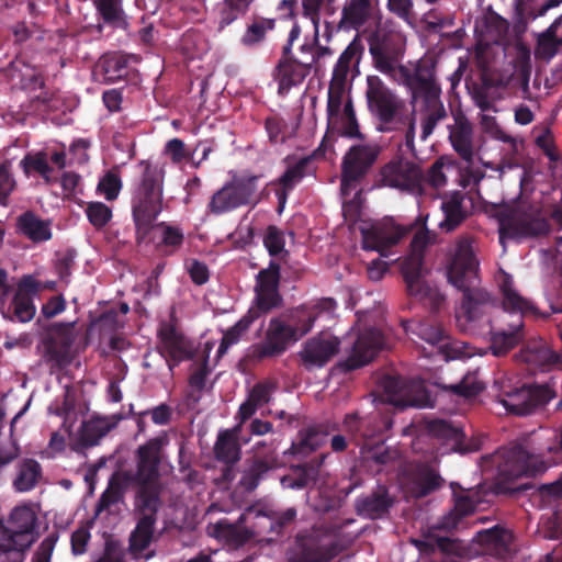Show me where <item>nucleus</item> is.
Returning <instances> with one entry per match:
<instances>
[{
  "instance_id": "obj_1",
  "label": "nucleus",
  "mask_w": 562,
  "mask_h": 562,
  "mask_svg": "<svg viewBox=\"0 0 562 562\" xmlns=\"http://www.w3.org/2000/svg\"><path fill=\"white\" fill-rule=\"evenodd\" d=\"M419 225L411 241L409 252L401 261V273L406 284L407 294L417 301H429L437 308L443 296L424 279V255L428 245L432 244L436 234L426 227V217L419 216L414 224L402 226L392 218H383L369 228L361 229L362 248L378 251L386 256V251Z\"/></svg>"
},
{
  "instance_id": "obj_2",
  "label": "nucleus",
  "mask_w": 562,
  "mask_h": 562,
  "mask_svg": "<svg viewBox=\"0 0 562 562\" xmlns=\"http://www.w3.org/2000/svg\"><path fill=\"white\" fill-rule=\"evenodd\" d=\"M479 261L469 240H460L448 267V280L462 291V302L457 314V322L464 331L472 329V324L482 319L495 306L492 295L477 288Z\"/></svg>"
},
{
  "instance_id": "obj_3",
  "label": "nucleus",
  "mask_w": 562,
  "mask_h": 562,
  "mask_svg": "<svg viewBox=\"0 0 562 562\" xmlns=\"http://www.w3.org/2000/svg\"><path fill=\"white\" fill-rule=\"evenodd\" d=\"M366 98L370 113L379 121L378 130L389 133L398 131L402 125H405V146L414 153L416 133L414 112L411 114L405 113V102L379 76L367 77Z\"/></svg>"
},
{
  "instance_id": "obj_4",
  "label": "nucleus",
  "mask_w": 562,
  "mask_h": 562,
  "mask_svg": "<svg viewBox=\"0 0 562 562\" xmlns=\"http://www.w3.org/2000/svg\"><path fill=\"white\" fill-rule=\"evenodd\" d=\"M138 166L142 173L132 189L131 210L135 233L144 238L164 210L165 171L146 160Z\"/></svg>"
},
{
  "instance_id": "obj_5",
  "label": "nucleus",
  "mask_w": 562,
  "mask_h": 562,
  "mask_svg": "<svg viewBox=\"0 0 562 562\" xmlns=\"http://www.w3.org/2000/svg\"><path fill=\"white\" fill-rule=\"evenodd\" d=\"M167 442L168 439L165 436L147 440L135 452L136 471H122L123 477L136 486L135 497L144 498L150 495L153 498H160V464L162 449Z\"/></svg>"
},
{
  "instance_id": "obj_6",
  "label": "nucleus",
  "mask_w": 562,
  "mask_h": 562,
  "mask_svg": "<svg viewBox=\"0 0 562 562\" xmlns=\"http://www.w3.org/2000/svg\"><path fill=\"white\" fill-rule=\"evenodd\" d=\"M550 223L540 206L521 201L501 220L499 240L538 238L549 234Z\"/></svg>"
},
{
  "instance_id": "obj_7",
  "label": "nucleus",
  "mask_w": 562,
  "mask_h": 562,
  "mask_svg": "<svg viewBox=\"0 0 562 562\" xmlns=\"http://www.w3.org/2000/svg\"><path fill=\"white\" fill-rule=\"evenodd\" d=\"M482 460L496 467L498 477L503 482H510L521 476H537L547 470L542 460L530 454L519 443L501 448L493 454L482 457Z\"/></svg>"
},
{
  "instance_id": "obj_8",
  "label": "nucleus",
  "mask_w": 562,
  "mask_h": 562,
  "mask_svg": "<svg viewBox=\"0 0 562 562\" xmlns=\"http://www.w3.org/2000/svg\"><path fill=\"white\" fill-rule=\"evenodd\" d=\"M301 35V27L295 22L289 32L288 41L282 47L281 57L273 69V78L278 82V93L284 95L299 85L313 71L311 64L297 59L292 52L294 42Z\"/></svg>"
},
{
  "instance_id": "obj_9",
  "label": "nucleus",
  "mask_w": 562,
  "mask_h": 562,
  "mask_svg": "<svg viewBox=\"0 0 562 562\" xmlns=\"http://www.w3.org/2000/svg\"><path fill=\"white\" fill-rule=\"evenodd\" d=\"M381 154L380 145L375 143L352 145L341 161V191L348 194L370 172Z\"/></svg>"
},
{
  "instance_id": "obj_10",
  "label": "nucleus",
  "mask_w": 562,
  "mask_h": 562,
  "mask_svg": "<svg viewBox=\"0 0 562 562\" xmlns=\"http://www.w3.org/2000/svg\"><path fill=\"white\" fill-rule=\"evenodd\" d=\"M259 177L240 178L224 184L215 191L206 205L210 214L220 216L237 210L240 206L256 204L257 181Z\"/></svg>"
},
{
  "instance_id": "obj_11",
  "label": "nucleus",
  "mask_w": 562,
  "mask_h": 562,
  "mask_svg": "<svg viewBox=\"0 0 562 562\" xmlns=\"http://www.w3.org/2000/svg\"><path fill=\"white\" fill-rule=\"evenodd\" d=\"M340 552L336 537L321 529L299 533L288 562H328Z\"/></svg>"
},
{
  "instance_id": "obj_12",
  "label": "nucleus",
  "mask_w": 562,
  "mask_h": 562,
  "mask_svg": "<svg viewBox=\"0 0 562 562\" xmlns=\"http://www.w3.org/2000/svg\"><path fill=\"white\" fill-rule=\"evenodd\" d=\"M555 392L549 384H524L520 387L503 390L498 402L505 409L516 416H527L544 407Z\"/></svg>"
},
{
  "instance_id": "obj_13",
  "label": "nucleus",
  "mask_w": 562,
  "mask_h": 562,
  "mask_svg": "<svg viewBox=\"0 0 562 562\" xmlns=\"http://www.w3.org/2000/svg\"><path fill=\"white\" fill-rule=\"evenodd\" d=\"M75 339L74 323H56L49 327L42 344L43 360L50 372L63 370L71 364L74 360L71 348Z\"/></svg>"
},
{
  "instance_id": "obj_14",
  "label": "nucleus",
  "mask_w": 562,
  "mask_h": 562,
  "mask_svg": "<svg viewBox=\"0 0 562 562\" xmlns=\"http://www.w3.org/2000/svg\"><path fill=\"white\" fill-rule=\"evenodd\" d=\"M280 281L281 266L279 262L270 260L268 267L261 269L256 276L255 299L250 308L262 316L282 307L283 297L279 291Z\"/></svg>"
},
{
  "instance_id": "obj_15",
  "label": "nucleus",
  "mask_w": 562,
  "mask_h": 562,
  "mask_svg": "<svg viewBox=\"0 0 562 562\" xmlns=\"http://www.w3.org/2000/svg\"><path fill=\"white\" fill-rule=\"evenodd\" d=\"M381 182L385 187L424 194L425 173L415 162L402 158L392 159L380 169Z\"/></svg>"
},
{
  "instance_id": "obj_16",
  "label": "nucleus",
  "mask_w": 562,
  "mask_h": 562,
  "mask_svg": "<svg viewBox=\"0 0 562 562\" xmlns=\"http://www.w3.org/2000/svg\"><path fill=\"white\" fill-rule=\"evenodd\" d=\"M398 70L414 99H423L424 106L443 105L440 99L441 88L436 80L435 65L418 63L414 71L405 66H400Z\"/></svg>"
},
{
  "instance_id": "obj_17",
  "label": "nucleus",
  "mask_w": 562,
  "mask_h": 562,
  "mask_svg": "<svg viewBox=\"0 0 562 562\" xmlns=\"http://www.w3.org/2000/svg\"><path fill=\"white\" fill-rule=\"evenodd\" d=\"M0 533L15 540L19 546L31 548L40 538L38 517L31 505H19L0 521Z\"/></svg>"
},
{
  "instance_id": "obj_18",
  "label": "nucleus",
  "mask_w": 562,
  "mask_h": 562,
  "mask_svg": "<svg viewBox=\"0 0 562 562\" xmlns=\"http://www.w3.org/2000/svg\"><path fill=\"white\" fill-rule=\"evenodd\" d=\"M368 44L374 67L382 74H393L403 56L398 36L378 30L369 35Z\"/></svg>"
},
{
  "instance_id": "obj_19",
  "label": "nucleus",
  "mask_w": 562,
  "mask_h": 562,
  "mask_svg": "<svg viewBox=\"0 0 562 562\" xmlns=\"http://www.w3.org/2000/svg\"><path fill=\"white\" fill-rule=\"evenodd\" d=\"M43 289L42 282L32 274H24L16 283L12 300L8 305V314L2 317L10 322L29 323L36 314L34 296Z\"/></svg>"
},
{
  "instance_id": "obj_20",
  "label": "nucleus",
  "mask_w": 562,
  "mask_h": 562,
  "mask_svg": "<svg viewBox=\"0 0 562 562\" xmlns=\"http://www.w3.org/2000/svg\"><path fill=\"white\" fill-rule=\"evenodd\" d=\"M297 342L288 321L281 315L270 318L262 341L254 346V356L258 360L276 358L283 355Z\"/></svg>"
},
{
  "instance_id": "obj_21",
  "label": "nucleus",
  "mask_w": 562,
  "mask_h": 562,
  "mask_svg": "<svg viewBox=\"0 0 562 562\" xmlns=\"http://www.w3.org/2000/svg\"><path fill=\"white\" fill-rule=\"evenodd\" d=\"M160 506V498H153L150 495L144 498L135 497V510L138 513L139 518L130 536V548L132 551L143 552L149 547Z\"/></svg>"
},
{
  "instance_id": "obj_22",
  "label": "nucleus",
  "mask_w": 562,
  "mask_h": 562,
  "mask_svg": "<svg viewBox=\"0 0 562 562\" xmlns=\"http://www.w3.org/2000/svg\"><path fill=\"white\" fill-rule=\"evenodd\" d=\"M158 338L160 340L158 351L166 359L170 371H173L180 362L193 359L195 349L192 341L173 324H162Z\"/></svg>"
},
{
  "instance_id": "obj_23",
  "label": "nucleus",
  "mask_w": 562,
  "mask_h": 562,
  "mask_svg": "<svg viewBox=\"0 0 562 562\" xmlns=\"http://www.w3.org/2000/svg\"><path fill=\"white\" fill-rule=\"evenodd\" d=\"M137 245H153L157 254L170 257L176 255L184 244V233L181 227L167 222H153L150 229L140 237L135 233Z\"/></svg>"
},
{
  "instance_id": "obj_24",
  "label": "nucleus",
  "mask_w": 562,
  "mask_h": 562,
  "mask_svg": "<svg viewBox=\"0 0 562 562\" xmlns=\"http://www.w3.org/2000/svg\"><path fill=\"white\" fill-rule=\"evenodd\" d=\"M385 347V337L380 329L366 328L359 333L349 356L339 366L345 371L359 369L371 362Z\"/></svg>"
},
{
  "instance_id": "obj_25",
  "label": "nucleus",
  "mask_w": 562,
  "mask_h": 562,
  "mask_svg": "<svg viewBox=\"0 0 562 562\" xmlns=\"http://www.w3.org/2000/svg\"><path fill=\"white\" fill-rule=\"evenodd\" d=\"M286 168L284 172L271 182L276 187L274 194L278 199V211L282 212L289 194L303 181L304 178L312 175L314 169L313 157L305 156L291 161L290 157L285 158Z\"/></svg>"
},
{
  "instance_id": "obj_26",
  "label": "nucleus",
  "mask_w": 562,
  "mask_h": 562,
  "mask_svg": "<svg viewBox=\"0 0 562 562\" xmlns=\"http://www.w3.org/2000/svg\"><path fill=\"white\" fill-rule=\"evenodd\" d=\"M339 346L337 337L317 335L303 344L299 357L306 370L323 368L338 353Z\"/></svg>"
},
{
  "instance_id": "obj_27",
  "label": "nucleus",
  "mask_w": 562,
  "mask_h": 562,
  "mask_svg": "<svg viewBox=\"0 0 562 562\" xmlns=\"http://www.w3.org/2000/svg\"><path fill=\"white\" fill-rule=\"evenodd\" d=\"M445 484L439 471L427 462L415 464L407 474V493L415 499L424 498L437 491Z\"/></svg>"
},
{
  "instance_id": "obj_28",
  "label": "nucleus",
  "mask_w": 562,
  "mask_h": 562,
  "mask_svg": "<svg viewBox=\"0 0 562 562\" xmlns=\"http://www.w3.org/2000/svg\"><path fill=\"white\" fill-rule=\"evenodd\" d=\"M426 430L429 435L451 446V450L459 453L477 451L481 448L479 439L467 440L461 427L445 419H431L426 423Z\"/></svg>"
},
{
  "instance_id": "obj_29",
  "label": "nucleus",
  "mask_w": 562,
  "mask_h": 562,
  "mask_svg": "<svg viewBox=\"0 0 562 562\" xmlns=\"http://www.w3.org/2000/svg\"><path fill=\"white\" fill-rule=\"evenodd\" d=\"M453 124L448 125L449 142L458 156L468 165H472L475 156L473 125L461 111L453 113Z\"/></svg>"
},
{
  "instance_id": "obj_30",
  "label": "nucleus",
  "mask_w": 562,
  "mask_h": 562,
  "mask_svg": "<svg viewBox=\"0 0 562 562\" xmlns=\"http://www.w3.org/2000/svg\"><path fill=\"white\" fill-rule=\"evenodd\" d=\"M335 305L334 299H323L315 305H302L289 313L281 314V316L288 321V326L292 328L294 337L299 341L312 330L321 312L331 311Z\"/></svg>"
},
{
  "instance_id": "obj_31",
  "label": "nucleus",
  "mask_w": 562,
  "mask_h": 562,
  "mask_svg": "<svg viewBox=\"0 0 562 562\" xmlns=\"http://www.w3.org/2000/svg\"><path fill=\"white\" fill-rule=\"evenodd\" d=\"M342 430L355 445L366 450L369 442L381 432V426L376 416L360 417L358 413H349L344 417Z\"/></svg>"
},
{
  "instance_id": "obj_32",
  "label": "nucleus",
  "mask_w": 562,
  "mask_h": 562,
  "mask_svg": "<svg viewBox=\"0 0 562 562\" xmlns=\"http://www.w3.org/2000/svg\"><path fill=\"white\" fill-rule=\"evenodd\" d=\"M406 334L415 335L432 347H438L442 355H448L450 336L447 330L435 321L427 318L419 322L407 321L403 323Z\"/></svg>"
},
{
  "instance_id": "obj_33",
  "label": "nucleus",
  "mask_w": 562,
  "mask_h": 562,
  "mask_svg": "<svg viewBox=\"0 0 562 562\" xmlns=\"http://www.w3.org/2000/svg\"><path fill=\"white\" fill-rule=\"evenodd\" d=\"M490 350L493 356L502 357L516 348L524 339V321L521 317L508 324V328L490 327Z\"/></svg>"
},
{
  "instance_id": "obj_34",
  "label": "nucleus",
  "mask_w": 562,
  "mask_h": 562,
  "mask_svg": "<svg viewBox=\"0 0 562 562\" xmlns=\"http://www.w3.org/2000/svg\"><path fill=\"white\" fill-rule=\"evenodd\" d=\"M453 497V508L438 521L437 529L447 531L456 529L464 517L475 512L480 503L479 494L472 490L460 494L454 493Z\"/></svg>"
},
{
  "instance_id": "obj_35",
  "label": "nucleus",
  "mask_w": 562,
  "mask_h": 562,
  "mask_svg": "<svg viewBox=\"0 0 562 562\" xmlns=\"http://www.w3.org/2000/svg\"><path fill=\"white\" fill-rule=\"evenodd\" d=\"M522 360L542 371H549L562 362L561 356L543 339L529 340L521 349Z\"/></svg>"
},
{
  "instance_id": "obj_36",
  "label": "nucleus",
  "mask_w": 562,
  "mask_h": 562,
  "mask_svg": "<svg viewBox=\"0 0 562 562\" xmlns=\"http://www.w3.org/2000/svg\"><path fill=\"white\" fill-rule=\"evenodd\" d=\"M393 504L394 499L390 496L387 488L380 486L368 495L357 497L355 509L359 516L375 520L386 515Z\"/></svg>"
},
{
  "instance_id": "obj_37",
  "label": "nucleus",
  "mask_w": 562,
  "mask_h": 562,
  "mask_svg": "<svg viewBox=\"0 0 562 562\" xmlns=\"http://www.w3.org/2000/svg\"><path fill=\"white\" fill-rule=\"evenodd\" d=\"M16 232L31 240L40 244L52 239V221L44 220L33 211H25L16 217Z\"/></svg>"
},
{
  "instance_id": "obj_38",
  "label": "nucleus",
  "mask_w": 562,
  "mask_h": 562,
  "mask_svg": "<svg viewBox=\"0 0 562 562\" xmlns=\"http://www.w3.org/2000/svg\"><path fill=\"white\" fill-rule=\"evenodd\" d=\"M326 457L327 454L322 453L305 463L293 465L291 468L292 475L284 476L282 483L293 490L314 486L318 480L319 470Z\"/></svg>"
},
{
  "instance_id": "obj_39",
  "label": "nucleus",
  "mask_w": 562,
  "mask_h": 562,
  "mask_svg": "<svg viewBox=\"0 0 562 562\" xmlns=\"http://www.w3.org/2000/svg\"><path fill=\"white\" fill-rule=\"evenodd\" d=\"M513 535L503 527L494 526L477 533V542L486 554L506 559L510 554Z\"/></svg>"
},
{
  "instance_id": "obj_40",
  "label": "nucleus",
  "mask_w": 562,
  "mask_h": 562,
  "mask_svg": "<svg viewBox=\"0 0 562 562\" xmlns=\"http://www.w3.org/2000/svg\"><path fill=\"white\" fill-rule=\"evenodd\" d=\"M240 431L241 425L238 424L232 429H225L218 432L214 446V454L217 461L233 465L240 460Z\"/></svg>"
},
{
  "instance_id": "obj_41",
  "label": "nucleus",
  "mask_w": 562,
  "mask_h": 562,
  "mask_svg": "<svg viewBox=\"0 0 562 562\" xmlns=\"http://www.w3.org/2000/svg\"><path fill=\"white\" fill-rule=\"evenodd\" d=\"M363 52L364 47L359 37L356 36L338 57V60L334 66L330 80H336L339 83L347 82L350 71L355 70L356 72H359V64Z\"/></svg>"
},
{
  "instance_id": "obj_42",
  "label": "nucleus",
  "mask_w": 562,
  "mask_h": 562,
  "mask_svg": "<svg viewBox=\"0 0 562 562\" xmlns=\"http://www.w3.org/2000/svg\"><path fill=\"white\" fill-rule=\"evenodd\" d=\"M327 121V128L331 133H336L339 136L350 139H364V135L360 132L351 99L346 101L341 113L328 119Z\"/></svg>"
},
{
  "instance_id": "obj_43",
  "label": "nucleus",
  "mask_w": 562,
  "mask_h": 562,
  "mask_svg": "<svg viewBox=\"0 0 562 562\" xmlns=\"http://www.w3.org/2000/svg\"><path fill=\"white\" fill-rule=\"evenodd\" d=\"M499 290L503 296V308L505 312H509L512 314H516V318L521 317L524 321V315L527 313H531L535 311L533 304L531 301L521 296L514 288V281L510 276L505 274L502 282L499 283Z\"/></svg>"
},
{
  "instance_id": "obj_44",
  "label": "nucleus",
  "mask_w": 562,
  "mask_h": 562,
  "mask_svg": "<svg viewBox=\"0 0 562 562\" xmlns=\"http://www.w3.org/2000/svg\"><path fill=\"white\" fill-rule=\"evenodd\" d=\"M273 509L259 506H248L238 518V522H248L254 537L270 535L269 541H273Z\"/></svg>"
},
{
  "instance_id": "obj_45",
  "label": "nucleus",
  "mask_w": 562,
  "mask_h": 562,
  "mask_svg": "<svg viewBox=\"0 0 562 562\" xmlns=\"http://www.w3.org/2000/svg\"><path fill=\"white\" fill-rule=\"evenodd\" d=\"M380 384L387 403L401 407L414 405V400L409 395V386L403 378L386 374L381 379Z\"/></svg>"
},
{
  "instance_id": "obj_46",
  "label": "nucleus",
  "mask_w": 562,
  "mask_h": 562,
  "mask_svg": "<svg viewBox=\"0 0 562 562\" xmlns=\"http://www.w3.org/2000/svg\"><path fill=\"white\" fill-rule=\"evenodd\" d=\"M324 440L325 434L321 432L317 428L311 427L302 429L297 434V439L284 451V454L304 458L318 449L324 443Z\"/></svg>"
},
{
  "instance_id": "obj_47",
  "label": "nucleus",
  "mask_w": 562,
  "mask_h": 562,
  "mask_svg": "<svg viewBox=\"0 0 562 562\" xmlns=\"http://www.w3.org/2000/svg\"><path fill=\"white\" fill-rule=\"evenodd\" d=\"M259 317H261L260 314L249 308L235 325L229 327L223 335L216 352V358H222L233 345L238 344L243 335L248 331L252 323Z\"/></svg>"
},
{
  "instance_id": "obj_48",
  "label": "nucleus",
  "mask_w": 562,
  "mask_h": 562,
  "mask_svg": "<svg viewBox=\"0 0 562 562\" xmlns=\"http://www.w3.org/2000/svg\"><path fill=\"white\" fill-rule=\"evenodd\" d=\"M443 220L439 223V228L450 233L459 227L467 217L463 209V198L459 193H453L449 199L441 203Z\"/></svg>"
},
{
  "instance_id": "obj_49",
  "label": "nucleus",
  "mask_w": 562,
  "mask_h": 562,
  "mask_svg": "<svg viewBox=\"0 0 562 562\" xmlns=\"http://www.w3.org/2000/svg\"><path fill=\"white\" fill-rule=\"evenodd\" d=\"M41 479V464L35 459H24L19 463L13 487L16 492H30L35 488Z\"/></svg>"
},
{
  "instance_id": "obj_50",
  "label": "nucleus",
  "mask_w": 562,
  "mask_h": 562,
  "mask_svg": "<svg viewBox=\"0 0 562 562\" xmlns=\"http://www.w3.org/2000/svg\"><path fill=\"white\" fill-rule=\"evenodd\" d=\"M370 0H350L341 12V19L338 23L339 29H359L370 16Z\"/></svg>"
},
{
  "instance_id": "obj_51",
  "label": "nucleus",
  "mask_w": 562,
  "mask_h": 562,
  "mask_svg": "<svg viewBox=\"0 0 562 562\" xmlns=\"http://www.w3.org/2000/svg\"><path fill=\"white\" fill-rule=\"evenodd\" d=\"M133 485L130 480L123 477V473L115 472L110 481L106 490L101 494L98 504L97 513L108 510L112 505L120 503L123 499L125 490Z\"/></svg>"
},
{
  "instance_id": "obj_52",
  "label": "nucleus",
  "mask_w": 562,
  "mask_h": 562,
  "mask_svg": "<svg viewBox=\"0 0 562 562\" xmlns=\"http://www.w3.org/2000/svg\"><path fill=\"white\" fill-rule=\"evenodd\" d=\"M97 71L105 83H114L127 75V59L119 54H106L98 61Z\"/></svg>"
},
{
  "instance_id": "obj_53",
  "label": "nucleus",
  "mask_w": 562,
  "mask_h": 562,
  "mask_svg": "<svg viewBox=\"0 0 562 562\" xmlns=\"http://www.w3.org/2000/svg\"><path fill=\"white\" fill-rule=\"evenodd\" d=\"M276 464L277 460L273 458H255L249 467L244 471L239 481L240 486L247 492L255 491L263 476L272 470Z\"/></svg>"
},
{
  "instance_id": "obj_54",
  "label": "nucleus",
  "mask_w": 562,
  "mask_h": 562,
  "mask_svg": "<svg viewBox=\"0 0 562 562\" xmlns=\"http://www.w3.org/2000/svg\"><path fill=\"white\" fill-rule=\"evenodd\" d=\"M20 168L26 177L32 173H37L47 183L50 182V175L54 171L53 167L49 165L47 153L44 150L26 153L20 161Z\"/></svg>"
},
{
  "instance_id": "obj_55",
  "label": "nucleus",
  "mask_w": 562,
  "mask_h": 562,
  "mask_svg": "<svg viewBox=\"0 0 562 562\" xmlns=\"http://www.w3.org/2000/svg\"><path fill=\"white\" fill-rule=\"evenodd\" d=\"M255 0H223L217 7L218 30L244 16Z\"/></svg>"
},
{
  "instance_id": "obj_56",
  "label": "nucleus",
  "mask_w": 562,
  "mask_h": 562,
  "mask_svg": "<svg viewBox=\"0 0 562 562\" xmlns=\"http://www.w3.org/2000/svg\"><path fill=\"white\" fill-rule=\"evenodd\" d=\"M110 430L111 425L103 418L83 422L79 431V445L83 448L97 446Z\"/></svg>"
},
{
  "instance_id": "obj_57",
  "label": "nucleus",
  "mask_w": 562,
  "mask_h": 562,
  "mask_svg": "<svg viewBox=\"0 0 562 562\" xmlns=\"http://www.w3.org/2000/svg\"><path fill=\"white\" fill-rule=\"evenodd\" d=\"M274 24L273 19L255 18L241 36V44L247 47L260 44L265 41L267 32L274 29Z\"/></svg>"
},
{
  "instance_id": "obj_58",
  "label": "nucleus",
  "mask_w": 562,
  "mask_h": 562,
  "mask_svg": "<svg viewBox=\"0 0 562 562\" xmlns=\"http://www.w3.org/2000/svg\"><path fill=\"white\" fill-rule=\"evenodd\" d=\"M93 3L104 23L113 27L122 26L125 23L120 0H93Z\"/></svg>"
},
{
  "instance_id": "obj_59",
  "label": "nucleus",
  "mask_w": 562,
  "mask_h": 562,
  "mask_svg": "<svg viewBox=\"0 0 562 562\" xmlns=\"http://www.w3.org/2000/svg\"><path fill=\"white\" fill-rule=\"evenodd\" d=\"M438 557L454 562H463L468 557V549L463 541L448 537H437Z\"/></svg>"
},
{
  "instance_id": "obj_60",
  "label": "nucleus",
  "mask_w": 562,
  "mask_h": 562,
  "mask_svg": "<svg viewBox=\"0 0 562 562\" xmlns=\"http://www.w3.org/2000/svg\"><path fill=\"white\" fill-rule=\"evenodd\" d=\"M447 116L445 105L424 106L420 120V139L426 140L436 128L439 121Z\"/></svg>"
},
{
  "instance_id": "obj_61",
  "label": "nucleus",
  "mask_w": 562,
  "mask_h": 562,
  "mask_svg": "<svg viewBox=\"0 0 562 562\" xmlns=\"http://www.w3.org/2000/svg\"><path fill=\"white\" fill-rule=\"evenodd\" d=\"M29 550L0 533V562H24Z\"/></svg>"
},
{
  "instance_id": "obj_62",
  "label": "nucleus",
  "mask_w": 562,
  "mask_h": 562,
  "mask_svg": "<svg viewBox=\"0 0 562 562\" xmlns=\"http://www.w3.org/2000/svg\"><path fill=\"white\" fill-rule=\"evenodd\" d=\"M86 215L95 229H101L112 220V210L103 202H89Z\"/></svg>"
},
{
  "instance_id": "obj_63",
  "label": "nucleus",
  "mask_w": 562,
  "mask_h": 562,
  "mask_svg": "<svg viewBox=\"0 0 562 562\" xmlns=\"http://www.w3.org/2000/svg\"><path fill=\"white\" fill-rule=\"evenodd\" d=\"M243 524L237 521L236 525H226L222 529V536L228 544L235 548L241 547L255 538L250 527H241Z\"/></svg>"
},
{
  "instance_id": "obj_64",
  "label": "nucleus",
  "mask_w": 562,
  "mask_h": 562,
  "mask_svg": "<svg viewBox=\"0 0 562 562\" xmlns=\"http://www.w3.org/2000/svg\"><path fill=\"white\" fill-rule=\"evenodd\" d=\"M557 29L558 24L553 23L538 37L539 48L549 58L553 57L562 45V40L557 36Z\"/></svg>"
}]
</instances>
